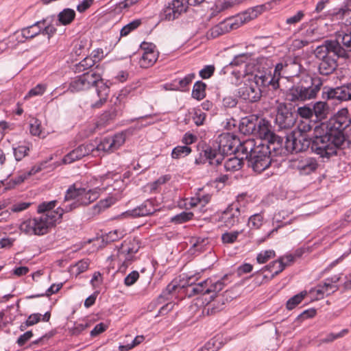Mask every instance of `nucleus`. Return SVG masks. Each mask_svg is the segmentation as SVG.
Returning <instances> with one entry per match:
<instances>
[{
	"label": "nucleus",
	"instance_id": "53",
	"mask_svg": "<svg viewBox=\"0 0 351 351\" xmlns=\"http://www.w3.org/2000/svg\"><path fill=\"white\" fill-rule=\"evenodd\" d=\"M95 64V60L90 57H86L76 65V71L82 72L86 69L91 68Z\"/></svg>",
	"mask_w": 351,
	"mask_h": 351
},
{
	"label": "nucleus",
	"instance_id": "60",
	"mask_svg": "<svg viewBox=\"0 0 351 351\" xmlns=\"http://www.w3.org/2000/svg\"><path fill=\"white\" fill-rule=\"evenodd\" d=\"M275 256V252L273 250H266L263 252L259 253L257 255L256 260L258 263L263 264L266 263L269 258Z\"/></svg>",
	"mask_w": 351,
	"mask_h": 351
},
{
	"label": "nucleus",
	"instance_id": "17",
	"mask_svg": "<svg viewBox=\"0 0 351 351\" xmlns=\"http://www.w3.org/2000/svg\"><path fill=\"white\" fill-rule=\"evenodd\" d=\"M128 94L126 90H122L119 94L116 97L114 101V107H111L108 110L105 111L100 117V121L104 123H107L110 121L114 120L119 114L121 110L122 106L124 103Z\"/></svg>",
	"mask_w": 351,
	"mask_h": 351
},
{
	"label": "nucleus",
	"instance_id": "35",
	"mask_svg": "<svg viewBox=\"0 0 351 351\" xmlns=\"http://www.w3.org/2000/svg\"><path fill=\"white\" fill-rule=\"evenodd\" d=\"M217 300H213L211 302L207 304L203 310V313L206 312L207 315L215 314L223 308L224 300L223 296L216 295Z\"/></svg>",
	"mask_w": 351,
	"mask_h": 351
},
{
	"label": "nucleus",
	"instance_id": "61",
	"mask_svg": "<svg viewBox=\"0 0 351 351\" xmlns=\"http://www.w3.org/2000/svg\"><path fill=\"white\" fill-rule=\"evenodd\" d=\"M312 126L310 123L309 120H305L301 121L298 125L297 130H293V132H300L302 134L307 135V132L311 131Z\"/></svg>",
	"mask_w": 351,
	"mask_h": 351
},
{
	"label": "nucleus",
	"instance_id": "21",
	"mask_svg": "<svg viewBox=\"0 0 351 351\" xmlns=\"http://www.w3.org/2000/svg\"><path fill=\"white\" fill-rule=\"evenodd\" d=\"M197 280L198 276L197 275L189 276L186 277V279H182V281L185 280V282L182 284V287H186V293L189 297H193L199 294H206L204 286L209 281H202L195 284V281Z\"/></svg>",
	"mask_w": 351,
	"mask_h": 351
},
{
	"label": "nucleus",
	"instance_id": "56",
	"mask_svg": "<svg viewBox=\"0 0 351 351\" xmlns=\"http://www.w3.org/2000/svg\"><path fill=\"white\" fill-rule=\"evenodd\" d=\"M263 217L261 214L252 215L248 220V225L251 228L258 229L263 223Z\"/></svg>",
	"mask_w": 351,
	"mask_h": 351
},
{
	"label": "nucleus",
	"instance_id": "30",
	"mask_svg": "<svg viewBox=\"0 0 351 351\" xmlns=\"http://www.w3.org/2000/svg\"><path fill=\"white\" fill-rule=\"evenodd\" d=\"M228 276L225 275L221 279L214 281L212 279H206L204 281H209L204 286L205 293L208 294L215 293V297L217 295L216 293L221 291L226 285V280H227Z\"/></svg>",
	"mask_w": 351,
	"mask_h": 351
},
{
	"label": "nucleus",
	"instance_id": "26",
	"mask_svg": "<svg viewBox=\"0 0 351 351\" xmlns=\"http://www.w3.org/2000/svg\"><path fill=\"white\" fill-rule=\"evenodd\" d=\"M246 162L247 166L252 167L254 171L261 173L270 166L271 159L270 155L265 156H256L254 159H249Z\"/></svg>",
	"mask_w": 351,
	"mask_h": 351
},
{
	"label": "nucleus",
	"instance_id": "5",
	"mask_svg": "<svg viewBox=\"0 0 351 351\" xmlns=\"http://www.w3.org/2000/svg\"><path fill=\"white\" fill-rule=\"evenodd\" d=\"M215 144L214 147H208L204 150V156L211 165H220L225 155L241 153L242 143L232 134L226 132L219 135Z\"/></svg>",
	"mask_w": 351,
	"mask_h": 351
},
{
	"label": "nucleus",
	"instance_id": "40",
	"mask_svg": "<svg viewBox=\"0 0 351 351\" xmlns=\"http://www.w3.org/2000/svg\"><path fill=\"white\" fill-rule=\"evenodd\" d=\"M58 21L63 25H69L75 17V12L71 8H65L58 15Z\"/></svg>",
	"mask_w": 351,
	"mask_h": 351
},
{
	"label": "nucleus",
	"instance_id": "52",
	"mask_svg": "<svg viewBox=\"0 0 351 351\" xmlns=\"http://www.w3.org/2000/svg\"><path fill=\"white\" fill-rule=\"evenodd\" d=\"M304 12L303 10H298L295 14L288 17L285 23L287 25L295 26L304 19Z\"/></svg>",
	"mask_w": 351,
	"mask_h": 351
},
{
	"label": "nucleus",
	"instance_id": "2",
	"mask_svg": "<svg viewBox=\"0 0 351 351\" xmlns=\"http://www.w3.org/2000/svg\"><path fill=\"white\" fill-rule=\"evenodd\" d=\"M94 88L95 95L91 96L89 103L92 108H100L107 101L110 93V85L104 81L100 73L90 70L73 80L69 85L72 93Z\"/></svg>",
	"mask_w": 351,
	"mask_h": 351
},
{
	"label": "nucleus",
	"instance_id": "18",
	"mask_svg": "<svg viewBox=\"0 0 351 351\" xmlns=\"http://www.w3.org/2000/svg\"><path fill=\"white\" fill-rule=\"evenodd\" d=\"M241 211L237 205L231 204L221 213L219 221L228 228L239 223Z\"/></svg>",
	"mask_w": 351,
	"mask_h": 351
},
{
	"label": "nucleus",
	"instance_id": "13",
	"mask_svg": "<svg viewBox=\"0 0 351 351\" xmlns=\"http://www.w3.org/2000/svg\"><path fill=\"white\" fill-rule=\"evenodd\" d=\"M295 122V118L285 103H280L277 107L275 123L280 130L291 128Z\"/></svg>",
	"mask_w": 351,
	"mask_h": 351
},
{
	"label": "nucleus",
	"instance_id": "57",
	"mask_svg": "<svg viewBox=\"0 0 351 351\" xmlns=\"http://www.w3.org/2000/svg\"><path fill=\"white\" fill-rule=\"evenodd\" d=\"M297 112L301 117L306 119V120H309L313 117L312 107L308 106L299 107Z\"/></svg>",
	"mask_w": 351,
	"mask_h": 351
},
{
	"label": "nucleus",
	"instance_id": "19",
	"mask_svg": "<svg viewBox=\"0 0 351 351\" xmlns=\"http://www.w3.org/2000/svg\"><path fill=\"white\" fill-rule=\"evenodd\" d=\"M90 154L93 156L96 155L95 145L93 143L83 144L64 156L62 160L64 164H70Z\"/></svg>",
	"mask_w": 351,
	"mask_h": 351
},
{
	"label": "nucleus",
	"instance_id": "38",
	"mask_svg": "<svg viewBox=\"0 0 351 351\" xmlns=\"http://www.w3.org/2000/svg\"><path fill=\"white\" fill-rule=\"evenodd\" d=\"M158 58V52L143 53L139 60V65L141 68H149L154 65Z\"/></svg>",
	"mask_w": 351,
	"mask_h": 351
},
{
	"label": "nucleus",
	"instance_id": "49",
	"mask_svg": "<svg viewBox=\"0 0 351 351\" xmlns=\"http://www.w3.org/2000/svg\"><path fill=\"white\" fill-rule=\"evenodd\" d=\"M242 231L226 232L221 235V241L224 244H232L237 240Z\"/></svg>",
	"mask_w": 351,
	"mask_h": 351
},
{
	"label": "nucleus",
	"instance_id": "27",
	"mask_svg": "<svg viewBox=\"0 0 351 351\" xmlns=\"http://www.w3.org/2000/svg\"><path fill=\"white\" fill-rule=\"evenodd\" d=\"M245 158V156H242L241 158L237 156H232L228 160H226L223 165L220 162V165H215L217 167V170L221 171L223 169L226 171H235L239 170L244 162L243 159Z\"/></svg>",
	"mask_w": 351,
	"mask_h": 351
},
{
	"label": "nucleus",
	"instance_id": "9",
	"mask_svg": "<svg viewBox=\"0 0 351 351\" xmlns=\"http://www.w3.org/2000/svg\"><path fill=\"white\" fill-rule=\"evenodd\" d=\"M83 192H81L79 200L73 202L70 204H63L62 206H60L62 209V213H69L73 210L80 207L85 206L97 199L99 197V189L97 188L93 189H87L82 188Z\"/></svg>",
	"mask_w": 351,
	"mask_h": 351
},
{
	"label": "nucleus",
	"instance_id": "42",
	"mask_svg": "<svg viewBox=\"0 0 351 351\" xmlns=\"http://www.w3.org/2000/svg\"><path fill=\"white\" fill-rule=\"evenodd\" d=\"M337 19L343 20L346 16L351 19V0H345L343 5L335 12Z\"/></svg>",
	"mask_w": 351,
	"mask_h": 351
},
{
	"label": "nucleus",
	"instance_id": "45",
	"mask_svg": "<svg viewBox=\"0 0 351 351\" xmlns=\"http://www.w3.org/2000/svg\"><path fill=\"white\" fill-rule=\"evenodd\" d=\"M28 177L27 176L26 173H23L10 180H4L5 189L9 190L14 188L16 186L19 185L23 182Z\"/></svg>",
	"mask_w": 351,
	"mask_h": 351
},
{
	"label": "nucleus",
	"instance_id": "51",
	"mask_svg": "<svg viewBox=\"0 0 351 351\" xmlns=\"http://www.w3.org/2000/svg\"><path fill=\"white\" fill-rule=\"evenodd\" d=\"M114 204V199L112 197H108L105 199L100 200L99 202L95 205L93 208L94 214H98L101 210H104L110 207Z\"/></svg>",
	"mask_w": 351,
	"mask_h": 351
},
{
	"label": "nucleus",
	"instance_id": "3",
	"mask_svg": "<svg viewBox=\"0 0 351 351\" xmlns=\"http://www.w3.org/2000/svg\"><path fill=\"white\" fill-rule=\"evenodd\" d=\"M298 78V82L286 91V100L299 104L316 99L323 86V80L319 76L308 74H302Z\"/></svg>",
	"mask_w": 351,
	"mask_h": 351
},
{
	"label": "nucleus",
	"instance_id": "4",
	"mask_svg": "<svg viewBox=\"0 0 351 351\" xmlns=\"http://www.w3.org/2000/svg\"><path fill=\"white\" fill-rule=\"evenodd\" d=\"M314 55L318 61L317 71L322 75L332 74L338 66L337 60L347 56L339 40H324L315 48Z\"/></svg>",
	"mask_w": 351,
	"mask_h": 351
},
{
	"label": "nucleus",
	"instance_id": "22",
	"mask_svg": "<svg viewBox=\"0 0 351 351\" xmlns=\"http://www.w3.org/2000/svg\"><path fill=\"white\" fill-rule=\"evenodd\" d=\"M301 31V36L306 38L311 43L318 41L322 38V34L319 32L314 19L308 22L303 23L299 29Z\"/></svg>",
	"mask_w": 351,
	"mask_h": 351
},
{
	"label": "nucleus",
	"instance_id": "23",
	"mask_svg": "<svg viewBox=\"0 0 351 351\" xmlns=\"http://www.w3.org/2000/svg\"><path fill=\"white\" fill-rule=\"evenodd\" d=\"M262 93L263 90L250 79L249 84L241 88L239 92L241 98L252 103L259 101L262 97Z\"/></svg>",
	"mask_w": 351,
	"mask_h": 351
},
{
	"label": "nucleus",
	"instance_id": "24",
	"mask_svg": "<svg viewBox=\"0 0 351 351\" xmlns=\"http://www.w3.org/2000/svg\"><path fill=\"white\" fill-rule=\"evenodd\" d=\"M157 210L152 199L145 200L141 205L136 208L128 210L125 213L126 215L133 217H140L154 214Z\"/></svg>",
	"mask_w": 351,
	"mask_h": 351
},
{
	"label": "nucleus",
	"instance_id": "47",
	"mask_svg": "<svg viewBox=\"0 0 351 351\" xmlns=\"http://www.w3.org/2000/svg\"><path fill=\"white\" fill-rule=\"evenodd\" d=\"M195 77V74L194 73L186 75L184 78L178 81V86H177L175 89L182 91L186 90Z\"/></svg>",
	"mask_w": 351,
	"mask_h": 351
},
{
	"label": "nucleus",
	"instance_id": "15",
	"mask_svg": "<svg viewBox=\"0 0 351 351\" xmlns=\"http://www.w3.org/2000/svg\"><path fill=\"white\" fill-rule=\"evenodd\" d=\"M292 166L300 174L309 175L318 167L317 160L313 157L300 156L292 160Z\"/></svg>",
	"mask_w": 351,
	"mask_h": 351
},
{
	"label": "nucleus",
	"instance_id": "41",
	"mask_svg": "<svg viewBox=\"0 0 351 351\" xmlns=\"http://www.w3.org/2000/svg\"><path fill=\"white\" fill-rule=\"evenodd\" d=\"M206 85L202 81L195 83L192 90V97L197 100H202L206 97Z\"/></svg>",
	"mask_w": 351,
	"mask_h": 351
},
{
	"label": "nucleus",
	"instance_id": "36",
	"mask_svg": "<svg viewBox=\"0 0 351 351\" xmlns=\"http://www.w3.org/2000/svg\"><path fill=\"white\" fill-rule=\"evenodd\" d=\"M347 33L339 34L336 39H328V40H339L340 47L346 53V59L349 58V52H351V32L349 29Z\"/></svg>",
	"mask_w": 351,
	"mask_h": 351
},
{
	"label": "nucleus",
	"instance_id": "20",
	"mask_svg": "<svg viewBox=\"0 0 351 351\" xmlns=\"http://www.w3.org/2000/svg\"><path fill=\"white\" fill-rule=\"evenodd\" d=\"M294 261V257L291 254L280 257L278 260L271 262L267 265L263 267L258 272L269 271L271 273L270 279L282 272L287 266Z\"/></svg>",
	"mask_w": 351,
	"mask_h": 351
},
{
	"label": "nucleus",
	"instance_id": "63",
	"mask_svg": "<svg viewBox=\"0 0 351 351\" xmlns=\"http://www.w3.org/2000/svg\"><path fill=\"white\" fill-rule=\"evenodd\" d=\"M138 278L139 273L137 271H133L125 278L124 284L128 287L132 286Z\"/></svg>",
	"mask_w": 351,
	"mask_h": 351
},
{
	"label": "nucleus",
	"instance_id": "59",
	"mask_svg": "<svg viewBox=\"0 0 351 351\" xmlns=\"http://www.w3.org/2000/svg\"><path fill=\"white\" fill-rule=\"evenodd\" d=\"M29 151V147L23 145L14 148V154L16 160L19 161L23 158Z\"/></svg>",
	"mask_w": 351,
	"mask_h": 351
},
{
	"label": "nucleus",
	"instance_id": "25",
	"mask_svg": "<svg viewBox=\"0 0 351 351\" xmlns=\"http://www.w3.org/2000/svg\"><path fill=\"white\" fill-rule=\"evenodd\" d=\"M139 249V246L136 240L130 241L128 243H123L119 250V258H124L123 265H127V262L132 261V255L136 254Z\"/></svg>",
	"mask_w": 351,
	"mask_h": 351
},
{
	"label": "nucleus",
	"instance_id": "1",
	"mask_svg": "<svg viewBox=\"0 0 351 351\" xmlns=\"http://www.w3.org/2000/svg\"><path fill=\"white\" fill-rule=\"evenodd\" d=\"M57 201L43 202L38 206L39 217L28 219L20 225V230L29 235H44L49 229L59 223L62 218V209L60 207L54 210Z\"/></svg>",
	"mask_w": 351,
	"mask_h": 351
},
{
	"label": "nucleus",
	"instance_id": "34",
	"mask_svg": "<svg viewBox=\"0 0 351 351\" xmlns=\"http://www.w3.org/2000/svg\"><path fill=\"white\" fill-rule=\"evenodd\" d=\"M81 192H83L82 187H77L76 184L71 185L66 191L64 201L62 204H70V201L76 202L80 199Z\"/></svg>",
	"mask_w": 351,
	"mask_h": 351
},
{
	"label": "nucleus",
	"instance_id": "28",
	"mask_svg": "<svg viewBox=\"0 0 351 351\" xmlns=\"http://www.w3.org/2000/svg\"><path fill=\"white\" fill-rule=\"evenodd\" d=\"M313 116L317 121L326 119L330 112V107L326 101H318L312 106Z\"/></svg>",
	"mask_w": 351,
	"mask_h": 351
},
{
	"label": "nucleus",
	"instance_id": "58",
	"mask_svg": "<svg viewBox=\"0 0 351 351\" xmlns=\"http://www.w3.org/2000/svg\"><path fill=\"white\" fill-rule=\"evenodd\" d=\"M206 119V114L200 109H195L193 116V120L196 125L199 126L204 124Z\"/></svg>",
	"mask_w": 351,
	"mask_h": 351
},
{
	"label": "nucleus",
	"instance_id": "12",
	"mask_svg": "<svg viewBox=\"0 0 351 351\" xmlns=\"http://www.w3.org/2000/svg\"><path fill=\"white\" fill-rule=\"evenodd\" d=\"M187 9L188 4L186 0H172L160 13L161 20L174 21L186 12Z\"/></svg>",
	"mask_w": 351,
	"mask_h": 351
},
{
	"label": "nucleus",
	"instance_id": "55",
	"mask_svg": "<svg viewBox=\"0 0 351 351\" xmlns=\"http://www.w3.org/2000/svg\"><path fill=\"white\" fill-rule=\"evenodd\" d=\"M349 332V330L347 328L343 329L338 333H329L328 334L324 339L322 340L323 343H330L333 341L343 337L345 335H346Z\"/></svg>",
	"mask_w": 351,
	"mask_h": 351
},
{
	"label": "nucleus",
	"instance_id": "44",
	"mask_svg": "<svg viewBox=\"0 0 351 351\" xmlns=\"http://www.w3.org/2000/svg\"><path fill=\"white\" fill-rule=\"evenodd\" d=\"M194 215L192 212L183 211L171 218V222L175 224H181L193 219Z\"/></svg>",
	"mask_w": 351,
	"mask_h": 351
},
{
	"label": "nucleus",
	"instance_id": "54",
	"mask_svg": "<svg viewBox=\"0 0 351 351\" xmlns=\"http://www.w3.org/2000/svg\"><path fill=\"white\" fill-rule=\"evenodd\" d=\"M30 202H18L12 204H9V210L13 213H20L27 209L31 206Z\"/></svg>",
	"mask_w": 351,
	"mask_h": 351
},
{
	"label": "nucleus",
	"instance_id": "33",
	"mask_svg": "<svg viewBox=\"0 0 351 351\" xmlns=\"http://www.w3.org/2000/svg\"><path fill=\"white\" fill-rule=\"evenodd\" d=\"M234 24L230 21H226L212 27L209 31V35L215 38L228 32L234 28Z\"/></svg>",
	"mask_w": 351,
	"mask_h": 351
},
{
	"label": "nucleus",
	"instance_id": "46",
	"mask_svg": "<svg viewBox=\"0 0 351 351\" xmlns=\"http://www.w3.org/2000/svg\"><path fill=\"white\" fill-rule=\"evenodd\" d=\"M338 289L337 285L332 284L329 280H326L322 284L319 285V289H317L318 293H326V295H330L331 293H334Z\"/></svg>",
	"mask_w": 351,
	"mask_h": 351
},
{
	"label": "nucleus",
	"instance_id": "7",
	"mask_svg": "<svg viewBox=\"0 0 351 351\" xmlns=\"http://www.w3.org/2000/svg\"><path fill=\"white\" fill-rule=\"evenodd\" d=\"M351 124V116L346 108L338 110L326 123L322 124V128H325L335 136H341L345 141L343 131Z\"/></svg>",
	"mask_w": 351,
	"mask_h": 351
},
{
	"label": "nucleus",
	"instance_id": "39",
	"mask_svg": "<svg viewBox=\"0 0 351 351\" xmlns=\"http://www.w3.org/2000/svg\"><path fill=\"white\" fill-rule=\"evenodd\" d=\"M265 5H258L252 8L249 9L247 11L245 12L239 16V19L242 23L245 22L247 21H250L256 18L259 14H261L263 11Z\"/></svg>",
	"mask_w": 351,
	"mask_h": 351
},
{
	"label": "nucleus",
	"instance_id": "11",
	"mask_svg": "<svg viewBox=\"0 0 351 351\" xmlns=\"http://www.w3.org/2000/svg\"><path fill=\"white\" fill-rule=\"evenodd\" d=\"M255 135L259 137L257 141H264L265 143L273 145L274 150L278 148L275 146L276 143L280 145V138L274 133L270 123L265 119L258 120Z\"/></svg>",
	"mask_w": 351,
	"mask_h": 351
},
{
	"label": "nucleus",
	"instance_id": "37",
	"mask_svg": "<svg viewBox=\"0 0 351 351\" xmlns=\"http://www.w3.org/2000/svg\"><path fill=\"white\" fill-rule=\"evenodd\" d=\"M45 20L40 21L36 22L34 24L26 27L23 28L21 30V34L23 38H32L39 34L41 32L40 24H45Z\"/></svg>",
	"mask_w": 351,
	"mask_h": 351
},
{
	"label": "nucleus",
	"instance_id": "48",
	"mask_svg": "<svg viewBox=\"0 0 351 351\" xmlns=\"http://www.w3.org/2000/svg\"><path fill=\"white\" fill-rule=\"evenodd\" d=\"M141 19H136L133 21L130 22V23L125 25L120 32V34L121 36H128L131 32L134 31V29H137L141 24Z\"/></svg>",
	"mask_w": 351,
	"mask_h": 351
},
{
	"label": "nucleus",
	"instance_id": "8",
	"mask_svg": "<svg viewBox=\"0 0 351 351\" xmlns=\"http://www.w3.org/2000/svg\"><path fill=\"white\" fill-rule=\"evenodd\" d=\"M271 146L273 145L265 143L264 141H256L248 138L241 145V154L245 156V162L249 159H254L256 156H265L271 154Z\"/></svg>",
	"mask_w": 351,
	"mask_h": 351
},
{
	"label": "nucleus",
	"instance_id": "64",
	"mask_svg": "<svg viewBox=\"0 0 351 351\" xmlns=\"http://www.w3.org/2000/svg\"><path fill=\"white\" fill-rule=\"evenodd\" d=\"M215 69L213 65H207L199 71V75L203 79H208L213 75Z\"/></svg>",
	"mask_w": 351,
	"mask_h": 351
},
{
	"label": "nucleus",
	"instance_id": "31",
	"mask_svg": "<svg viewBox=\"0 0 351 351\" xmlns=\"http://www.w3.org/2000/svg\"><path fill=\"white\" fill-rule=\"evenodd\" d=\"M51 317L50 312H46L43 315L40 313H33L30 315L27 320L22 323L20 326L21 331L25 330L27 327L33 326L38 323L40 320L43 322H49Z\"/></svg>",
	"mask_w": 351,
	"mask_h": 351
},
{
	"label": "nucleus",
	"instance_id": "50",
	"mask_svg": "<svg viewBox=\"0 0 351 351\" xmlns=\"http://www.w3.org/2000/svg\"><path fill=\"white\" fill-rule=\"evenodd\" d=\"M306 295V292H301L292 298H291L287 302V308L289 310L293 309L298 304H299L302 300L304 298V297Z\"/></svg>",
	"mask_w": 351,
	"mask_h": 351
},
{
	"label": "nucleus",
	"instance_id": "14",
	"mask_svg": "<svg viewBox=\"0 0 351 351\" xmlns=\"http://www.w3.org/2000/svg\"><path fill=\"white\" fill-rule=\"evenodd\" d=\"M322 97L328 100L339 101L351 100V83L336 88L325 86L323 88Z\"/></svg>",
	"mask_w": 351,
	"mask_h": 351
},
{
	"label": "nucleus",
	"instance_id": "6",
	"mask_svg": "<svg viewBox=\"0 0 351 351\" xmlns=\"http://www.w3.org/2000/svg\"><path fill=\"white\" fill-rule=\"evenodd\" d=\"M343 144L341 136H335L328 130L323 135H316L311 140V149L321 157H330L337 154V149Z\"/></svg>",
	"mask_w": 351,
	"mask_h": 351
},
{
	"label": "nucleus",
	"instance_id": "29",
	"mask_svg": "<svg viewBox=\"0 0 351 351\" xmlns=\"http://www.w3.org/2000/svg\"><path fill=\"white\" fill-rule=\"evenodd\" d=\"M258 122V119L256 118H243L239 125V130L245 135L255 134Z\"/></svg>",
	"mask_w": 351,
	"mask_h": 351
},
{
	"label": "nucleus",
	"instance_id": "62",
	"mask_svg": "<svg viewBox=\"0 0 351 351\" xmlns=\"http://www.w3.org/2000/svg\"><path fill=\"white\" fill-rule=\"evenodd\" d=\"M46 90V85L39 84L36 85L34 88H32L29 92L27 95L25 96V98L30 97L33 96L41 95L44 93Z\"/></svg>",
	"mask_w": 351,
	"mask_h": 351
},
{
	"label": "nucleus",
	"instance_id": "10",
	"mask_svg": "<svg viewBox=\"0 0 351 351\" xmlns=\"http://www.w3.org/2000/svg\"><path fill=\"white\" fill-rule=\"evenodd\" d=\"M311 147V139L308 135L302 134L300 132H292L287 136L286 149L291 152H300Z\"/></svg>",
	"mask_w": 351,
	"mask_h": 351
},
{
	"label": "nucleus",
	"instance_id": "43",
	"mask_svg": "<svg viewBox=\"0 0 351 351\" xmlns=\"http://www.w3.org/2000/svg\"><path fill=\"white\" fill-rule=\"evenodd\" d=\"M191 152V149L187 145L177 146L171 152V157L173 159H179L188 156Z\"/></svg>",
	"mask_w": 351,
	"mask_h": 351
},
{
	"label": "nucleus",
	"instance_id": "32",
	"mask_svg": "<svg viewBox=\"0 0 351 351\" xmlns=\"http://www.w3.org/2000/svg\"><path fill=\"white\" fill-rule=\"evenodd\" d=\"M251 77H252L250 80L263 91V89L272 81L271 79V74L263 71H258L256 74L252 75Z\"/></svg>",
	"mask_w": 351,
	"mask_h": 351
},
{
	"label": "nucleus",
	"instance_id": "16",
	"mask_svg": "<svg viewBox=\"0 0 351 351\" xmlns=\"http://www.w3.org/2000/svg\"><path fill=\"white\" fill-rule=\"evenodd\" d=\"M125 140V136L123 134L106 137L99 144L95 145V154L100 151L112 152L119 149L124 143Z\"/></svg>",
	"mask_w": 351,
	"mask_h": 351
}]
</instances>
